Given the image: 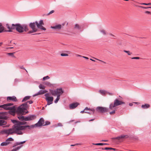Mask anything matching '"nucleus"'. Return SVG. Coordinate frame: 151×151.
I'll list each match as a JSON object with an SVG mask.
<instances>
[{"instance_id":"f257e3e1","label":"nucleus","mask_w":151,"mask_h":151,"mask_svg":"<svg viewBox=\"0 0 151 151\" xmlns=\"http://www.w3.org/2000/svg\"><path fill=\"white\" fill-rule=\"evenodd\" d=\"M12 122L15 124L12 127L8 129L5 130L3 132L8 135L12 134H16L19 135L22 134L23 133L22 130H24L27 127L33 128L35 125L31 126L26 125L22 126V125L25 124L27 122H20L15 120H11Z\"/></svg>"},{"instance_id":"f03ea898","label":"nucleus","mask_w":151,"mask_h":151,"mask_svg":"<svg viewBox=\"0 0 151 151\" xmlns=\"http://www.w3.org/2000/svg\"><path fill=\"white\" fill-rule=\"evenodd\" d=\"M44 25V23L42 20H40L39 22L36 21L35 22L30 23L29 26L32 30L29 31V33H32L36 32L38 30V28L45 31L46 29L43 26Z\"/></svg>"},{"instance_id":"7ed1b4c3","label":"nucleus","mask_w":151,"mask_h":151,"mask_svg":"<svg viewBox=\"0 0 151 151\" xmlns=\"http://www.w3.org/2000/svg\"><path fill=\"white\" fill-rule=\"evenodd\" d=\"M28 102L29 104H31L33 103V102L32 101H28L27 102L22 104L17 109V113L22 114H25L27 113L28 111L27 109L29 108V106L27 104Z\"/></svg>"},{"instance_id":"20e7f679","label":"nucleus","mask_w":151,"mask_h":151,"mask_svg":"<svg viewBox=\"0 0 151 151\" xmlns=\"http://www.w3.org/2000/svg\"><path fill=\"white\" fill-rule=\"evenodd\" d=\"M13 104L12 103H8L4 104L3 105H0V107L3 108L4 109L9 110V113L11 114L14 116L16 112L17 113V110L16 106H15L12 107H10L11 106L13 105Z\"/></svg>"},{"instance_id":"39448f33","label":"nucleus","mask_w":151,"mask_h":151,"mask_svg":"<svg viewBox=\"0 0 151 151\" xmlns=\"http://www.w3.org/2000/svg\"><path fill=\"white\" fill-rule=\"evenodd\" d=\"M15 29L19 33H22L24 31L27 32L29 30L27 25H22L20 24H15Z\"/></svg>"},{"instance_id":"423d86ee","label":"nucleus","mask_w":151,"mask_h":151,"mask_svg":"<svg viewBox=\"0 0 151 151\" xmlns=\"http://www.w3.org/2000/svg\"><path fill=\"white\" fill-rule=\"evenodd\" d=\"M18 114V118L20 121H32L35 119L36 116L34 115H31L28 116L27 117H25L24 116H22L23 114Z\"/></svg>"},{"instance_id":"0eeeda50","label":"nucleus","mask_w":151,"mask_h":151,"mask_svg":"<svg viewBox=\"0 0 151 151\" xmlns=\"http://www.w3.org/2000/svg\"><path fill=\"white\" fill-rule=\"evenodd\" d=\"M50 92L52 95L54 96L57 95L60 96L63 93L64 91L62 88H60L57 89L56 90H51Z\"/></svg>"},{"instance_id":"6e6552de","label":"nucleus","mask_w":151,"mask_h":151,"mask_svg":"<svg viewBox=\"0 0 151 151\" xmlns=\"http://www.w3.org/2000/svg\"><path fill=\"white\" fill-rule=\"evenodd\" d=\"M116 107L114 106L113 103L110 104L109 106V109H108V112H109L110 115H113L115 113L116 111Z\"/></svg>"},{"instance_id":"1a4fd4ad","label":"nucleus","mask_w":151,"mask_h":151,"mask_svg":"<svg viewBox=\"0 0 151 151\" xmlns=\"http://www.w3.org/2000/svg\"><path fill=\"white\" fill-rule=\"evenodd\" d=\"M96 110L98 112L100 113H104L108 112V109L103 107L98 106L97 107Z\"/></svg>"},{"instance_id":"9d476101","label":"nucleus","mask_w":151,"mask_h":151,"mask_svg":"<svg viewBox=\"0 0 151 151\" xmlns=\"http://www.w3.org/2000/svg\"><path fill=\"white\" fill-rule=\"evenodd\" d=\"M63 26L60 24H56L53 26H51L50 28L52 29H54L57 31L60 30Z\"/></svg>"},{"instance_id":"9b49d317","label":"nucleus","mask_w":151,"mask_h":151,"mask_svg":"<svg viewBox=\"0 0 151 151\" xmlns=\"http://www.w3.org/2000/svg\"><path fill=\"white\" fill-rule=\"evenodd\" d=\"M44 120L43 118H41L40 119L38 122L35 124L34 125L36 127H40L43 125L44 124Z\"/></svg>"},{"instance_id":"f8f14e48","label":"nucleus","mask_w":151,"mask_h":151,"mask_svg":"<svg viewBox=\"0 0 151 151\" xmlns=\"http://www.w3.org/2000/svg\"><path fill=\"white\" fill-rule=\"evenodd\" d=\"M124 103V102L122 101H120L118 99H116L114 101V104H113L114 106L116 107Z\"/></svg>"},{"instance_id":"ddd939ff","label":"nucleus","mask_w":151,"mask_h":151,"mask_svg":"<svg viewBox=\"0 0 151 151\" xmlns=\"http://www.w3.org/2000/svg\"><path fill=\"white\" fill-rule=\"evenodd\" d=\"M15 24H12V25L11 26L9 24H6V27L8 28V29H9V30L7 31L9 32H12V30L15 29Z\"/></svg>"},{"instance_id":"4468645a","label":"nucleus","mask_w":151,"mask_h":151,"mask_svg":"<svg viewBox=\"0 0 151 151\" xmlns=\"http://www.w3.org/2000/svg\"><path fill=\"white\" fill-rule=\"evenodd\" d=\"M45 99L47 101V105L45 106L46 107L47 105H49L52 103V101L53 100V98L52 96L48 97L47 98H45Z\"/></svg>"},{"instance_id":"2eb2a0df","label":"nucleus","mask_w":151,"mask_h":151,"mask_svg":"<svg viewBox=\"0 0 151 151\" xmlns=\"http://www.w3.org/2000/svg\"><path fill=\"white\" fill-rule=\"evenodd\" d=\"M13 140H14L12 138H9L6 140V141L2 143L1 144V146L6 145L9 144V141H13Z\"/></svg>"},{"instance_id":"dca6fc26","label":"nucleus","mask_w":151,"mask_h":151,"mask_svg":"<svg viewBox=\"0 0 151 151\" xmlns=\"http://www.w3.org/2000/svg\"><path fill=\"white\" fill-rule=\"evenodd\" d=\"M7 113H0V119H6L8 118L7 116Z\"/></svg>"},{"instance_id":"f3484780","label":"nucleus","mask_w":151,"mask_h":151,"mask_svg":"<svg viewBox=\"0 0 151 151\" xmlns=\"http://www.w3.org/2000/svg\"><path fill=\"white\" fill-rule=\"evenodd\" d=\"M7 100L8 102H10L11 101L15 102L17 101V98L15 96L8 97L7 98Z\"/></svg>"},{"instance_id":"a211bd4d","label":"nucleus","mask_w":151,"mask_h":151,"mask_svg":"<svg viewBox=\"0 0 151 151\" xmlns=\"http://www.w3.org/2000/svg\"><path fill=\"white\" fill-rule=\"evenodd\" d=\"M128 136L127 135H121L120 136L116 137L115 138H114V139L119 140L120 139H125V138H128Z\"/></svg>"},{"instance_id":"6ab92c4d","label":"nucleus","mask_w":151,"mask_h":151,"mask_svg":"<svg viewBox=\"0 0 151 151\" xmlns=\"http://www.w3.org/2000/svg\"><path fill=\"white\" fill-rule=\"evenodd\" d=\"M79 104L77 102L72 103L70 105V109H74L77 107Z\"/></svg>"},{"instance_id":"aec40b11","label":"nucleus","mask_w":151,"mask_h":151,"mask_svg":"<svg viewBox=\"0 0 151 151\" xmlns=\"http://www.w3.org/2000/svg\"><path fill=\"white\" fill-rule=\"evenodd\" d=\"M47 92L46 90H40L37 93L35 94L33 96H35L39 95L42 94Z\"/></svg>"},{"instance_id":"412c9836","label":"nucleus","mask_w":151,"mask_h":151,"mask_svg":"<svg viewBox=\"0 0 151 151\" xmlns=\"http://www.w3.org/2000/svg\"><path fill=\"white\" fill-rule=\"evenodd\" d=\"M99 92L102 95L105 96L107 93V91L105 90L100 89L99 90Z\"/></svg>"},{"instance_id":"4be33fe9","label":"nucleus","mask_w":151,"mask_h":151,"mask_svg":"<svg viewBox=\"0 0 151 151\" xmlns=\"http://www.w3.org/2000/svg\"><path fill=\"white\" fill-rule=\"evenodd\" d=\"M86 110H91L93 111V114L94 111L95 110L94 109H91L90 108H88V107H86L84 109V110L81 111V113H84V111Z\"/></svg>"},{"instance_id":"5701e85b","label":"nucleus","mask_w":151,"mask_h":151,"mask_svg":"<svg viewBox=\"0 0 151 151\" xmlns=\"http://www.w3.org/2000/svg\"><path fill=\"white\" fill-rule=\"evenodd\" d=\"M150 107V104H145L142 105L141 106V107L144 109H148Z\"/></svg>"},{"instance_id":"b1692460","label":"nucleus","mask_w":151,"mask_h":151,"mask_svg":"<svg viewBox=\"0 0 151 151\" xmlns=\"http://www.w3.org/2000/svg\"><path fill=\"white\" fill-rule=\"evenodd\" d=\"M6 122L4 120L0 119V126H1L6 124Z\"/></svg>"},{"instance_id":"393cba45","label":"nucleus","mask_w":151,"mask_h":151,"mask_svg":"<svg viewBox=\"0 0 151 151\" xmlns=\"http://www.w3.org/2000/svg\"><path fill=\"white\" fill-rule=\"evenodd\" d=\"M81 27L80 26V25L78 24H76L74 26V28L76 29H78V30H80L81 29Z\"/></svg>"},{"instance_id":"a878e982","label":"nucleus","mask_w":151,"mask_h":151,"mask_svg":"<svg viewBox=\"0 0 151 151\" xmlns=\"http://www.w3.org/2000/svg\"><path fill=\"white\" fill-rule=\"evenodd\" d=\"M30 96H26L25 97L23 98V99L22 101V102H24V101L29 99H30Z\"/></svg>"},{"instance_id":"bb28decb","label":"nucleus","mask_w":151,"mask_h":151,"mask_svg":"<svg viewBox=\"0 0 151 151\" xmlns=\"http://www.w3.org/2000/svg\"><path fill=\"white\" fill-rule=\"evenodd\" d=\"M100 32L101 34L104 35H105L107 34V32L104 29H101L100 30Z\"/></svg>"},{"instance_id":"cd10ccee","label":"nucleus","mask_w":151,"mask_h":151,"mask_svg":"<svg viewBox=\"0 0 151 151\" xmlns=\"http://www.w3.org/2000/svg\"><path fill=\"white\" fill-rule=\"evenodd\" d=\"M4 30V27L2 24L0 23V33L2 32Z\"/></svg>"},{"instance_id":"c85d7f7f","label":"nucleus","mask_w":151,"mask_h":151,"mask_svg":"<svg viewBox=\"0 0 151 151\" xmlns=\"http://www.w3.org/2000/svg\"><path fill=\"white\" fill-rule=\"evenodd\" d=\"M25 142H26L25 141H23L22 142H17L15 144V146H17V145H20L21 144H23L25 143Z\"/></svg>"},{"instance_id":"c756f323","label":"nucleus","mask_w":151,"mask_h":151,"mask_svg":"<svg viewBox=\"0 0 151 151\" xmlns=\"http://www.w3.org/2000/svg\"><path fill=\"white\" fill-rule=\"evenodd\" d=\"M93 144L96 145H108V144L103 143H98L95 144L93 143Z\"/></svg>"},{"instance_id":"7c9ffc66","label":"nucleus","mask_w":151,"mask_h":151,"mask_svg":"<svg viewBox=\"0 0 151 151\" xmlns=\"http://www.w3.org/2000/svg\"><path fill=\"white\" fill-rule=\"evenodd\" d=\"M60 98V96H57V97L56 99L55 100L54 102L55 103H57L59 100Z\"/></svg>"},{"instance_id":"2f4dec72","label":"nucleus","mask_w":151,"mask_h":151,"mask_svg":"<svg viewBox=\"0 0 151 151\" xmlns=\"http://www.w3.org/2000/svg\"><path fill=\"white\" fill-rule=\"evenodd\" d=\"M39 87L40 89H44L45 88V86L41 84H40Z\"/></svg>"},{"instance_id":"473e14b6","label":"nucleus","mask_w":151,"mask_h":151,"mask_svg":"<svg viewBox=\"0 0 151 151\" xmlns=\"http://www.w3.org/2000/svg\"><path fill=\"white\" fill-rule=\"evenodd\" d=\"M21 146H22L18 147L15 149H14L11 151H16L20 149L21 147Z\"/></svg>"},{"instance_id":"72a5a7b5","label":"nucleus","mask_w":151,"mask_h":151,"mask_svg":"<svg viewBox=\"0 0 151 151\" xmlns=\"http://www.w3.org/2000/svg\"><path fill=\"white\" fill-rule=\"evenodd\" d=\"M124 51L126 53H127L129 55H131L132 54V53L131 52L129 51H126V50H124Z\"/></svg>"},{"instance_id":"f704fd0d","label":"nucleus","mask_w":151,"mask_h":151,"mask_svg":"<svg viewBox=\"0 0 151 151\" xmlns=\"http://www.w3.org/2000/svg\"><path fill=\"white\" fill-rule=\"evenodd\" d=\"M45 84L49 86H51L52 84L51 83L49 82H45Z\"/></svg>"},{"instance_id":"c9c22d12","label":"nucleus","mask_w":151,"mask_h":151,"mask_svg":"<svg viewBox=\"0 0 151 151\" xmlns=\"http://www.w3.org/2000/svg\"><path fill=\"white\" fill-rule=\"evenodd\" d=\"M14 52L13 53H7V55H10L11 56H12L13 57H14Z\"/></svg>"},{"instance_id":"e433bc0d","label":"nucleus","mask_w":151,"mask_h":151,"mask_svg":"<svg viewBox=\"0 0 151 151\" xmlns=\"http://www.w3.org/2000/svg\"><path fill=\"white\" fill-rule=\"evenodd\" d=\"M103 150H111L112 149V148L111 147H105L104 148H102Z\"/></svg>"},{"instance_id":"4c0bfd02","label":"nucleus","mask_w":151,"mask_h":151,"mask_svg":"<svg viewBox=\"0 0 151 151\" xmlns=\"http://www.w3.org/2000/svg\"><path fill=\"white\" fill-rule=\"evenodd\" d=\"M49 78H50V77L48 76H47L46 77H44L43 78V80L45 81L46 79H49Z\"/></svg>"},{"instance_id":"58836bf2","label":"nucleus","mask_w":151,"mask_h":151,"mask_svg":"<svg viewBox=\"0 0 151 151\" xmlns=\"http://www.w3.org/2000/svg\"><path fill=\"white\" fill-rule=\"evenodd\" d=\"M60 55L62 56H67L68 55V54L66 53H61V54Z\"/></svg>"},{"instance_id":"ea45409f","label":"nucleus","mask_w":151,"mask_h":151,"mask_svg":"<svg viewBox=\"0 0 151 151\" xmlns=\"http://www.w3.org/2000/svg\"><path fill=\"white\" fill-rule=\"evenodd\" d=\"M45 124H44V126L48 125L50 124V122L49 121H46Z\"/></svg>"},{"instance_id":"a19ab883","label":"nucleus","mask_w":151,"mask_h":151,"mask_svg":"<svg viewBox=\"0 0 151 151\" xmlns=\"http://www.w3.org/2000/svg\"><path fill=\"white\" fill-rule=\"evenodd\" d=\"M93 58L95 59H96V60H98L100 61V62H102L103 63H104V64H106V63L104 61H103L102 60H99V59H97L96 58Z\"/></svg>"},{"instance_id":"79ce46f5","label":"nucleus","mask_w":151,"mask_h":151,"mask_svg":"<svg viewBox=\"0 0 151 151\" xmlns=\"http://www.w3.org/2000/svg\"><path fill=\"white\" fill-rule=\"evenodd\" d=\"M81 145V144H75V145H70V146H76V145Z\"/></svg>"},{"instance_id":"37998d69","label":"nucleus","mask_w":151,"mask_h":151,"mask_svg":"<svg viewBox=\"0 0 151 151\" xmlns=\"http://www.w3.org/2000/svg\"><path fill=\"white\" fill-rule=\"evenodd\" d=\"M140 58L139 57H134L132 58V59H139Z\"/></svg>"},{"instance_id":"c03bdc74","label":"nucleus","mask_w":151,"mask_h":151,"mask_svg":"<svg viewBox=\"0 0 151 151\" xmlns=\"http://www.w3.org/2000/svg\"><path fill=\"white\" fill-rule=\"evenodd\" d=\"M54 10H52L50 12H49V13L47 14V15H49L51 14H52V13H54Z\"/></svg>"},{"instance_id":"a18cd8bd","label":"nucleus","mask_w":151,"mask_h":151,"mask_svg":"<svg viewBox=\"0 0 151 151\" xmlns=\"http://www.w3.org/2000/svg\"><path fill=\"white\" fill-rule=\"evenodd\" d=\"M45 96L46 97V98H47L48 97H50L49 96V93H46L45 95Z\"/></svg>"},{"instance_id":"49530a36","label":"nucleus","mask_w":151,"mask_h":151,"mask_svg":"<svg viewBox=\"0 0 151 151\" xmlns=\"http://www.w3.org/2000/svg\"><path fill=\"white\" fill-rule=\"evenodd\" d=\"M106 94H108L109 95H111V96H112V95H113V94L112 93H109V92H108L107 91Z\"/></svg>"},{"instance_id":"de8ad7c7","label":"nucleus","mask_w":151,"mask_h":151,"mask_svg":"<svg viewBox=\"0 0 151 151\" xmlns=\"http://www.w3.org/2000/svg\"><path fill=\"white\" fill-rule=\"evenodd\" d=\"M145 12L147 14H151V12L149 11H147Z\"/></svg>"},{"instance_id":"09e8293b","label":"nucleus","mask_w":151,"mask_h":151,"mask_svg":"<svg viewBox=\"0 0 151 151\" xmlns=\"http://www.w3.org/2000/svg\"><path fill=\"white\" fill-rule=\"evenodd\" d=\"M76 55L77 57H82V56L81 55L78 54H76Z\"/></svg>"},{"instance_id":"8fccbe9b","label":"nucleus","mask_w":151,"mask_h":151,"mask_svg":"<svg viewBox=\"0 0 151 151\" xmlns=\"http://www.w3.org/2000/svg\"><path fill=\"white\" fill-rule=\"evenodd\" d=\"M19 68L21 69H24V70L25 69V68L23 67V66H20Z\"/></svg>"},{"instance_id":"3c124183","label":"nucleus","mask_w":151,"mask_h":151,"mask_svg":"<svg viewBox=\"0 0 151 151\" xmlns=\"http://www.w3.org/2000/svg\"><path fill=\"white\" fill-rule=\"evenodd\" d=\"M58 125L59 126H62V124H61L60 123H58Z\"/></svg>"},{"instance_id":"603ef678","label":"nucleus","mask_w":151,"mask_h":151,"mask_svg":"<svg viewBox=\"0 0 151 151\" xmlns=\"http://www.w3.org/2000/svg\"><path fill=\"white\" fill-rule=\"evenodd\" d=\"M82 57H83V58H85V59H88V57H85V56H82Z\"/></svg>"},{"instance_id":"864d4df0","label":"nucleus","mask_w":151,"mask_h":151,"mask_svg":"<svg viewBox=\"0 0 151 151\" xmlns=\"http://www.w3.org/2000/svg\"><path fill=\"white\" fill-rule=\"evenodd\" d=\"M133 105V104H132V103H129V106H132Z\"/></svg>"},{"instance_id":"5fc2aeb1","label":"nucleus","mask_w":151,"mask_h":151,"mask_svg":"<svg viewBox=\"0 0 151 151\" xmlns=\"http://www.w3.org/2000/svg\"><path fill=\"white\" fill-rule=\"evenodd\" d=\"M147 4L145 3H143L141 4H143V5H147Z\"/></svg>"},{"instance_id":"6e6d98bb","label":"nucleus","mask_w":151,"mask_h":151,"mask_svg":"<svg viewBox=\"0 0 151 151\" xmlns=\"http://www.w3.org/2000/svg\"><path fill=\"white\" fill-rule=\"evenodd\" d=\"M109 35L110 36H112L113 37H114V35H113V34H110Z\"/></svg>"},{"instance_id":"4d7b16f0","label":"nucleus","mask_w":151,"mask_h":151,"mask_svg":"<svg viewBox=\"0 0 151 151\" xmlns=\"http://www.w3.org/2000/svg\"><path fill=\"white\" fill-rule=\"evenodd\" d=\"M139 7L142 8H144V9H146V8H146V7H142V6H139Z\"/></svg>"},{"instance_id":"13d9d810","label":"nucleus","mask_w":151,"mask_h":151,"mask_svg":"<svg viewBox=\"0 0 151 151\" xmlns=\"http://www.w3.org/2000/svg\"><path fill=\"white\" fill-rule=\"evenodd\" d=\"M90 60H91L92 61H95V60H93V59H91V58H90Z\"/></svg>"},{"instance_id":"bf43d9fd","label":"nucleus","mask_w":151,"mask_h":151,"mask_svg":"<svg viewBox=\"0 0 151 151\" xmlns=\"http://www.w3.org/2000/svg\"><path fill=\"white\" fill-rule=\"evenodd\" d=\"M111 150H116V149H115V148H112V149Z\"/></svg>"},{"instance_id":"052dcab7","label":"nucleus","mask_w":151,"mask_h":151,"mask_svg":"<svg viewBox=\"0 0 151 151\" xmlns=\"http://www.w3.org/2000/svg\"><path fill=\"white\" fill-rule=\"evenodd\" d=\"M101 141L106 142V141H107V140H102Z\"/></svg>"},{"instance_id":"680f3d73","label":"nucleus","mask_w":151,"mask_h":151,"mask_svg":"<svg viewBox=\"0 0 151 151\" xmlns=\"http://www.w3.org/2000/svg\"><path fill=\"white\" fill-rule=\"evenodd\" d=\"M3 44L2 42H1L0 43V46H1Z\"/></svg>"},{"instance_id":"e2e57ef3","label":"nucleus","mask_w":151,"mask_h":151,"mask_svg":"<svg viewBox=\"0 0 151 151\" xmlns=\"http://www.w3.org/2000/svg\"><path fill=\"white\" fill-rule=\"evenodd\" d=\"M94 120V119H92L90 120L89 121H93Z\"/></svg>"},{"instance_id":"0e129e2a","label":"nucleus","mask_w":151,"mask_h":151,"mask_svg":"<svg viewBox=\"0 0 151 151\" xmlns=\"http://www.w3.org/2000/svg\"><path fill=\"white\" fill-rule=\"evenodd\" d=\"M147 4V5H151V3H149Z\"/></svg>"},{"instance_id":"69168bd1","label":"nucleus","mask_w":151,"mask_h":151,"mask_svg":"<svg viewBox=\"0 0 151 151\" xmlns=\"http://www.w3.org/2000/svg\"><path fill=\"white\" fill-rule=\"evenodd\" d=\"M24 70H25V71H26V72L27 73H28L27 71V70L26 69H24Z\"/></svg>"},{"instance_id":"338daca9","label":"nucleus","mask_w":151,"mask_h":151,"mask_svg":"<svg viewBox=\"0 0 151 151\" xmlns=\"http://www.w3.org/2000/svg\"><path fill=\"white\" fill-rule=\"evenodd\" d=\"M84 113H87V112L85 111H84Z\"/></svg>"},{"instance_id":"774afa93","label":"nucleus","mask_w":151,"mask_h":151,"mask_svg":"<svg viewBox=\"0 0 151 151\" xmlns=\"http://www.w3.org/2000/svg\"><path fill=\"white\" fill-rule=\"evenodd\" d=\"M9 126V125H6L5 127H8Z\"/></svg>"}]
</instances>
